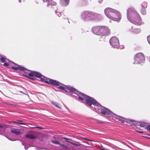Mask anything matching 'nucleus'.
<instances>
[{
    "label": "nucleus",
    "mask_w": 150,
    "mask_h": 150,
    "mask_svg": "<svg viewBox=\"0 0 150 150\" xmlns=\"http://www.w3.org/2000/svg\"><path fill=\"white\" fill-rule=\"evenodd\" d=\"M5 58L2 57L0 58V61L2 62H4L5 61Z\"/></svg>",
    "instance_id": "nucleus-27"
},
{
    "label": "nucleus",
    "mask_w": 150,
    "mask_h": 150,
    "mask_svg": "<svg viewBox=\"0 0 150 150\" xmlns=\"http://www.w3.org/2000/svg\"><path fill=\"white\" fill-rule=\"evenodd\" d=\"M61 147H63L65 149H67L68 148L67 146L63 144H61L59 143V144Z\"/></svg>",
    "instance_id": "nucleus-25"
},
{
    "label": "nucleus",
    "mask_w": 150,
    "mask_h": 150,
    "mask_svg": "<svg viewBox=\"0 0 150 150\" xmlns=\"http://www.w3.org/2000/svg\"><path fill=\"white\" fill-rule=\"evenodd\" d=\"M147 3L146 2H143L141 4L142 8H146L147 7Z\"/></svg>",
    "instance_id": "nucleus-22"
},
{
    "label": "nucleus",
    "mask_w": 150,
    "mask_h": 150,
    "mask_svg": "<svg viewBox=\"0 0 150 150\" xmlns=\"http://www.w3.org/2000/svg\"><path fill=\"white\" fill-rule=\"evenodd\" d=\"M23 75L24 76H25L26 77L30 79H31L32 80H35V78L33 77H33H30V76L29 77L28 76V75Z\"/></svg>",
    "instance_id": "nucleus-26"
},
{
    "label": "nucleus",
    "mask_w": 150,
    "mask_h": 150,
    "mask_svg": "<svg viewBox=\"0 0 150 150\" xmlns=\"http://www.w3.org/2000/svg\"><path fill=\"white\" fill-rule=\"evenodd\" d=\"M127 18L131 23L137 25H141L144 23L139 14L133 8H129L127 10Z\"/></svg>",
    "instance_id": "nucleus-3"
},
{
    "label": "nucleus",
    "mask_w": 150,
    "mask_h": 150,
    "mask_svg": "<svg viewBox=\"0 0 150 150\" xmlns=\"http://www.w3.org/2000/svg\"><path fill=\"white\" fill-rule=\"evenodd\" d=\"M139 132V133H143V132Z\"/></svg>",
    "instance_id": "nucleus-44"
},
{
    "label": "nucleus",
    "mask_w": 150,
    "mask_h": 150,
    "mask_svg": "<svg viewBox=\"0 0 150 150\" xmlns=\"http://www.w3.org/2000/svg\"><path fill=\"white\" fill-rule=\"evenodd\" d=\"M17 122L14 121H12L11 122V124H15V123H18L21 125H25V124L23 123H22V121L21 120H17Z\"/></svg>",
    "instance_id": "nucleus-19"
},
{
    "label": "nucleus",
    "mask_w": 150,
    "mask_h": 150,
    "mask_svg": "<svg viewBox=\"0 0 150 150\" xmlns=\"http://www.w3.org/2000/svg\"><path fill=\"white\" fill-rule=\"evenodd\" d=\"M134 64H140L144 62L145 57L142 53H138L134 57Z\"/></svg>",
    "instance_id": "nucleus-10"
},
{
    "label": "nucleus",
    "mask_w": 150,
    "mask_h": 150,
    "mask_svg": "<svg viewBox=\"0 0 150 150\" xmlns=\"http://www.w3.org/2000/svg\"><path fill=\"white\" fill-rule=\"evenodd\" d=\"M41 149V148L40 147H37L36 148V150H40V149Z\"/></svg>",
    "instance_id": "nucleus-36"
},
{
    "label": "nucleus",
    "mask_w": 150,
    "mask_h": 150,
    "mask_svg": "<svg viewBox=\"0 0 150 150\" xmlns=\"http://www.w3.org/2000/svg\"><path fill=\"white\" fill-rule=\"evenodd\" d=\"M11 131L12 133H14L16 135H18L21 134V132L17 129L13 128L12 129Z\"/></svg>",
    "instance_id": "nucleus-16"
},
{
    "label": "nucleus",
    "mask_w": 150,
    "mask_h": 150,
    "mask_svg": "<svg viewBox=\"0 0 150 150\" xmlns=\"http://www.w3.org/2000/svg\"><path fill=\"white\" fill-rule=\"evenodd\" d=\"M79 100L81 101H85L87 105L91 109L97 113L100 112L103 115H107L110 110L101 106L93 98L81 93L78 97Z\"/></svg>",
    "instance_id": "nucleus-1"
},
{
    "label": "nucleus",
    "mask_w": 150,
    "mask_h": 150,
    "mask_svg": "<svg viewBox=\"0 0 150 150\" xmlns=\"http://www.w3.org/2000/svg\"><path fill=\"white\" fill-rule=\"evenodd\" d=\"M102 1V0H99L98 1V2L99 3H101Z\"/></svg>",
    "instance_id": "nucleus-39"
},
{
    "label": "nucleus",
    "mask_w": 150,
    "mask_h": 150,
    "mask_svg": "<svg viewBox=\"0 0 150 150\" xmlns=\"http://www.w3.org/2000/svg\"><path fill=\"white\" fill-rule=\"evenodd\" d=\"M6 137L8 139H9V140H11V141H15L16 140V139L13 140V139H9V138H8L7 137Z\"/></svg>",
    "instance_id": "nucleus-35"
},
{
    "label": "nucleus",
    "mask_w": 150,
    "mask_h": 150,
    "mask_svg": "<svg viewBox=\"0 0 150 150\" xmlns=\"http://www.w3.org/2000/svg\"><path fill=\"white\" fill-rule=\"evenodd\" d=\"M69 0H60V4L63 6H67L69 3Z\"/></svg>",
    "instance_id": "nucleus-15"
},
{
    "label": "nucleus",
    "mask_w": 150,
    "mask_h": 150,
    "mask_svg": "<svg viewBox=\"0 0 150 150\" xmlns=\"http://www.w3.org/2000/svg\"><path fill=\"white\" fill-rule=\"evenodd\" d=\"M30 72L28 73V76L30 77H33L34 76H35L36 77L40 78L42 76H43L40 73L36 71H30Z\"/></svg>",
    "instance_id": "nucleus-12"
},
{
    "label": "nucleus",
    "mask_w": 150,
    "mask_h": 150,
    "mask_svg": "<svg viewBox=\"0 0 150 150\" xmlns=\"http://www.w3.org/2000/svg\"><path fill=\"white\" fill-rule=\"evenodd\" d=\"M43 78L40 77V80L42 81H44L45 83L48 84H52L54 86H59L60 84H63L59 81L55 80H53L50 79H45V76H42Z\"/></svg>",
    "instance_id": "nucleus-9"
},
{
    "label": "nucleus",
    "mask_w": 150,
    "mask_h": 150,
    "mask_svg": "<svg viewBox=\"0 0 150 150\" xmlns=\"http://www.w3.org/2000/svg\"><path fill=\"white\" fill-rule=\"evenodd\" d=\"M110 45L114 48L122 49L124 48L123 46H119V42L118 39L116 37H112L110 40Z\"/></svg>",
    "instance_id": "nucleus-8"
},
{
    "label": "nucleus",
    "mask_w": 150,
    "mask_h": 150,
    "mask_svg": "<svg viewBox=\"0 0 150 150\" xmlns=\"http://www.w3.org/2000/svg\"><path fill=\"white\" fill-rule=\"evenodd\" d=\"M14 64H15V65H17L18 66V65H17V64H15V63H14Z\"/></svg>",
    "instance_id": "nucleus-46"
},
{
    "label": "nucleus",
    "mask_w": 150,
    "mask_h": 150,
    "mask_svg": "<svg viewBox=\"0 0 150 150\" xmlns=\"http://www.w3.org/2000/svg\"><path fill=\"white\" fill-rule=\"evenodd\" d=\"M141 11L142 14L143 15H145L146 14L145 8H142L141 9Z\"/></svg>",
    "instance_id": "nucleus-23"
},
{
    "label": "nucleus",
    "mask_w": 150,
    "mask_h": 150,
    "mask_svg": "<svg viewBox=\"0 0 150 150\" xmlns=\"http://www.w3.org/2000/svg\"><path fill=\"white\" fill-rule=\"evenodd\" d=\"M82 3L84 5H86L87 4V0H83Z\"/></svg>",
    "instance_id": "nucleus-29"
},
{
    "label": "nucleus",
    "mask_w": 150,
    "mask_h": 150,
    "mask_svg": "<svg viewBox=\"0 0 150 150\" xmlns=\"http://www.w3.org/2000/svg\"><path fill=\"white\" fill-rule=\"evenodd\" d=\"M64 139H67V138H64Z\"/></svg>",
    "instance_id": "nucleus-47"
},
{
    "label": "nucleus",
    "mask_w": 150,
    "mask_h": 150,
    "mask_svg": "<svg viewBox=\"0 0 150 150\" xmlns=\"http://www.w3.org/2000/svg\"><path fill=\"white\" fill-rule=\"evenodd\" d=\"M25 137L32 139H35L36 138V137L33 134H27L25 135Z\"/></svg>",
    "instance_id": "nucleus-18"
},
{
    "label": "nucleus",
    "mask_w": 150,
    "mask_h": 150,
    "mask_svg": "<svg viewBox=\"0 0 150 150\" xmlns=\"http://www.w3.org/2000/svg\"><path fill=\"white\" fill-rule=\"evenodd\" d=\"M19 92L21 93H23L25 94H26L25 93H24L23 92V91H20Z\"/></svg>",
    "instance_id": "nucleus-41"
},
{
    "label": "nucleus",
    "mask_w": 150,
    "mask_h": 150,
    "mask_svg": "<svg viewBox=\"0 0 150 150\" xmlns=\"http://www.w3.org/2000/svg\"><path fill=\"white\" fill-rule=\"evenodd\" d=\"M55 12L56 15L58 16L59 17H60L61 16L62 14L61 12L59 11L58 10H56Z\"/></svg>",
    "instance_id": "nucleus-24"
},
{
    "label": "nucleus",
    "mask_w": 150,
    "mask_h": 150,
    "mask_svg": "<svg viewBox=\"0 0 150 150\" xmlns=\"http://www.w3.org/2000/svg\"><path fill=\"white\" fill-rule=\"evenodd\" d=\"M63 18L64 19H67L68 20V17L67 16H65Z\"/></svg>",
    "instance_id": "nucleus-37"
},
{
    "label": "nucleus",
    "mask_w": 150,
    "mask_h": 150,
    "mask_svg": "<svg viewBox=\"0 0 150 150\" xmlns=\"http://www.w3.org/2000/svg\"><path fill=\"white\" fill-rule=\"evenodd\" d=\"M147 38L148 42L150 44V35L147 36Z\"/></svg>",
    "instance_id": "nucleus-30"
},
{
    "label": "nucleus",
    "mask_w": 150,
    "mask_h": 150,
    "mask_svg": "<svg viewBox=\"0 0 150 150\" xmlns=\"http://www.w3.org/2000/svg\"><path fill=\"white\" fill-rule=\"evenodd\" d=\"M146 129L149 131H150V125H148L147 126V127H146Z\"/></svg>",
    "instance_id": "nucleus-32"
},
{
    "label": "nucleus",
    "mask_w": 150,
    "mask_h": 150,
    "mask_svg": "<svg viewBox=\"0 0 150 150\" xmlns=\"http://www.w3.org/2000/svg\"><path fill=\"white\" fill-rule=\"evenodd\" d=\"M149 62H150V57H149Z\"/></svg>",
    "instance_id": "nucleus-45"
},
{
    "label": "nucleus",
    "mask_w": 150,
    "mask_h": 150,
    "mask_svg": "<svg viewBox=\"0 0 150 150\" xmlns=\"http://www.w3.org/2000/svg\"><path fill=\"white\" fill-rule=\"evenodd\" d=\"M132 120L134 121V123H135V125H133L136 126V125H139L141 127L146 128V127H147L146 123L145 122H137L134 120Z\"/></svg>",
    "instance_id": "nucleus-13"
},
{
    "label": "nucleus",
    "mask_w": 150,
    "mask_h": 150,
    "mask_svg": "<svg viewBox=\"0 0 150 150\" xmlns=\"http://www.w3.org/2000/svg\"><path fill=\"white\" fill-rule=\"evenodd\" d=\"M44 2H47V6L49 7L51 6L52 7V6L56 5V3L54 1H52V0H42Z\"/></svg>",
    "instance_id": "nucleus-14"
},
{
    "label": "nucleus",
    "mask_w": 150,
    "mask_h": 150,
    "mask_svg": "<svg viewBox=\"0 0 150 150\" xmlns=\"http://www.w3.org/2000/svg\"><path fill=\"white\" fill-rule=\"evenodd\" d=\"M62 84H60L59 86L60 85H63L64 86V87L59 86L58 87V88L64 91V93L67 95H68V92L66 90L67 89L69 90L70 91V92H71L72 93L76 94L78 97L80 96V94L82 93L81 92H79L77 90L72 87L70 86H65L63 83Z\"/></svg>",
    "instance_id": "nucleus-7"
},
{
    "label": "nucleus",
    "mask_w": 150,
    "mask_h": 150,
    "mask_svg": "<svg viewBox=\"0 0 150 150\" xmlns=\"http://www.w3.org/2000/svg\"><path fill=\"white\" fill-rule=\"evenodd\" d=\"M51 142L53 143V144H59V142H58V141L57 140H51Z\"/></svg>",
    "instance_id": "nucleus-28"
},
{
    "label": "nucleus",
    "mask_w": 150,
    "mask_h": 150,
    "mask_svg": "<svg viewBox=\"0 0 150 150\" xmlns=\"http://www.w3.org/2000/svg\"><path fill=\"white\" fill-rule=\"evenodd\" d=\"M28 148V146H26L25 145L24 146V149L25 150H27Z\"/></svg>",
    "instance_id": "nucleus-34"
},
{
    "label": "nucleus",
    "mask_w": 150,
    "mask_h": 150,
    "mask_svg": "<svg viewBox=\"0 0 150 150\" xmlns=\"http://www.w3.org/2000/svg\"><path fill=\"white\" fill-rule=\"evenodd\" d=\"M107 116L110 117V118H112L113 120H115L116 121H120L121 122H125L130 125H134L135 123L134 121L131 120L126 119L122 117L117 115L116 114L114 113L110 110L107 112Z\"/></svg>",
    "instance_id": "nucleus-6"
},
{
    "label": "nucleus",
    "mask_w": 150,
    "mask_h": 150,
    "mask_svg": "<svg viewBox=\"0 0 150 150\" xmlns=\"http://www.w3.org/2000/svg\"><path fill=\"white\" fill-rule=\"evenodd\" d=\"M22 144L24 146L25 145L24 142H22Z\"/></svg>",
    "instance_id": "nucleus-40"
},
{
    "label": "nucleus",
    "mask_w": 150,
    "mask_h": 150,
    "mask_svg": "<svg viewBox=\"0 0 150 150\" xmlns=\"http://www.w3.org/2000/svg\"><path fill=\"white\" fill-rule=\"evenodd\" d=\"M71 143L74 145H75L76 146H78V144H76V143H72V142H71Z\"/></svg>",
    "instance_id": "nucleus-33"
},
{
    "label": "nucleus",
    "mask_w": 150,
    "mask_h": 150,
    "mask_svg": "<svg viewBox=\"0 0 150 150\" xmlns=\"http://www.w3.org/2000/svg\"><path fill=\"white\" fill-rule=\"evenodd\" d=\"M3 65L5 67H7L9 65V64L7 62H4Z\"/></svg>",
    "instance_id": "nucleus-31"
},
{
    "label": "nucleus",
    "mask_w": 150,
    "mask_h": 150,
    "mask_svg": "<svg viewBox=\"0 0 150 150\" xmlns=\"http://www.w3.org/2000/svg\"><path fill=\"white\" fill-rule=\"evenodd\" d=\"M18 1L19 3H21V0H18Z\"/></svg>",
    "instance_id": "nucleus-43"
},
{
    "label": "nucleus",
    "mask_w": 150,
    "mask_h": 150,
    "mask_svg": "<svg viewBox=\"0 0 150 150\" xmlns=\"http://www.w3.org/2000/svg\"><path fill=\"white\" fill-rule=\"evenodd\" d=\"M51 103L54 105L56 106L57 108H58L60 109H61V108L60 107V105L59 103L57 102L52 101L51 102Z\"/></svg>",
    "instance_id": "nucleus-20"
},
{
    "label": "nucleus",
    "mask_w": 150,
    "mask_h": 150,
    "mask_svg": "<svg viewBox=\"0 0 150 150\" xmlns=\"http://www.w3.org/2000/svg\"><path fill=\"white\" fill-rule=\"evenodd\" d=\"M91 30L95 34L105 36L108 35L110 33V30L107 27L104 26H96L93 27Z\"/></svg>",
    "instance_id": "nucleus-5"
},
{
    "label": "nucleus",
    "mask_w": 150,
    "mask_h": 150,
    "mask_svg": "<svg viewBox=\"0 0 150 150\" xmlns=\"http://www.w3.org/2000/svg\"><path fill=\"white\" fill-rule=\"evenodd\" d=\"M147 138H149V139H150V137H148Z\"/></svg>",
    "instance_id": "nucleus-48"
},
{
    "label": "nucleus",
    "mask_w": 150,
    "mask_h": 150,
    "mask_svg": "<svg viewBox=\"0 0 150 150\" xmlns=\"http://www.w3.org/2000/svg\"><path fill=\"white\" fill-rule=\"evenodd\" d=\"M35 127L36 128H39V129H42V127Z\"/></svg>",
    "instance_id": "nucleus-38"
},
{
    "label": "nucleus",
    "mask_w": 150,
    "mask_h": 150,
    "mask_svg": "<svg viewBox=\"0 0 150 150\" xmlns=\"http://www.w3.org/2000/svg\"><path fill=\"white\" fill-rule=\"evenodd\" d=\"M101 150H105V149L104 148H102L101 149Z\"/></svg>",
    "instance_id": "nucleus-42"
},
{
    "label": "nucleus",
    "mask_w": 150,
    "mask_h": 150,
    "mask_svg": "<svg viewBox=\"0 0 150 150\" xmlns=\"http://www.w3.org/2000/svg\"><path fill=\"white\" fill-rule=\"evenodd\" d=\"M11 68L16 70L18 69L20 70L24 73L25 74L24 75H28L27 74L28 73V72L30 71V70L20 65H18V66L17 67H12Z\"/></svg>",
    "instance_id": "nucleus-11"
},
{
    "label": "nucleus",
    "mask_w": 150,
    "mask_h": 150,
    "mask_svg": "<svg viewBox=\"0 0 150 150\" xmlns=\"http://www.w3.org/2000/svg\"><path fill=\"white\" fill-rule=\"evenodd\" d=\"M104 13L108 18L115 21H119L121 18V14L119 11L110 8L105 9Z\"/></svg>",
    "instance_id": "nucleus-4"
},
{
    "label": "nucleus",
    "mask_w": 150,
    "mask_h": 150,
    "mask_svg": "<svg viewBox=\"0 0 150 150\" xmlns=\"http://www.w3.org/2000/svg\"><path fill=\"white\" fill-rule=\"evenodd\" d=\"M5 131V129L3 126L0 125V134L4 133Z\"/></svg>",
    "instance_id": "nucleus-21"
},
{
    "label": "nucleus",
    "mask_w": 150,
    "mask_h": 150,
    "mask_svg": "<svg viewBox=\"0 0 150 150\" xmlns=\"http://www.w3.org/2000/svg\"><path fill=\"white\" fill-rule=\"evenodd\" d=\"M80 18L84 22L99 21L102 18L100 14L88 10L82 11L80 14Z\"/></svg>",
    "instance_id": "nucleus-2"
},
{
    "label": "nucleus",
    "mask_w": 150,
    "mask_h": 150,
    "mask_svg": "<svg viewBox=\"0 0 150 150\" xmlns=\"http://www.w3.org/2000/svg\"><path fill=\"white\" fill-rule=\"evenodd\" d=\"M129 30L135 33H138L140 32V30L139 29L136 28L133 29V28L132 26L131 27Z\"/></svg>",
    "instance_id": "nucleus-17"
}]
</instances>
